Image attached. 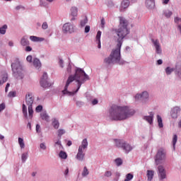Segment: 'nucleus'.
I'll return each mask as SVG.
<instances>
[{"instance_id":"obj_1","label":"nucleus","mask_w":181,"mask_h":181,"mask_svg":"<svg viewBox=\"0 0 181 181\" xmlns=\"http://www.w3.org/2000/svg\"><path fill=\"white\" fill-rule=\"evenodd\" d=\"M134 114H135V110L128 106L113 105L110 110V118L112 121H124L132 117Z\"/></svg>"},{"instance_id":"obj_2","label":"nucleus","mask_w":181,"mask_h":181,"mask_svg":"<svg viewBox=\"0 0 181 181\" xmlns=\"http://www.w3.org/2000/svg\"><path fill=\"white\" fill-rule=\"evenodd\" d=\"M87 80H90L88 75H87V74H86L83 69L77 68L75 71V75H71L69 76L64 87V90L62 91L63 94H66V93H67V88H69V86H70L71 83H73V81H75L78 84V88L75 91V93H77V91L80 90L81 85L84 84Z\"/></svg>"},{"instance_id":"obj_3","label":"nucleus","mask_w":181,"mask_h":181,"mask_svg":"<svg viewBox=\"0 0 181 181\" xmlns=\"http://www.w3.org/2000/svg\"><path fill=\"white\" fill-rule=\"evenodd\" d=\"M115 31L118 36V38L116 40V47L121 49V46H122V43H124V38L127 35H129V30H128V21L125 18L120 17L119 28L116 29Z\"/></svg>"},{"instance_id":"obj_4","label":"nucleus","mask_w":181,"mask_h":181,"mask_svg":"<svg viewBox=\"0 0 181 181\" xmlns=\"http://www.w3.org/2000/svg\"><path fill=\"white\" fill-rule=\"evenodd\" d=\"M103 63L106 66H110V64H124V61L121 60V48L116 47L113 49L109 57L104 59Z\"/></svg>"},{"instance_id":"obj_5","label":"nucleus","mask_w":181,"mask_h":181,"mask_svg":"<svg viewBox=\"0 0 181 181\" xmlns=\"http://www.w3.org/2000/svg\"><path fill=\"white\" fill-rule=\"evenodd\" d=\"M11 69L14 73V77H16L18 80H22L23 78V69H22V65L19 60H16L15 63L11 64Z\"/></svg>"},{"instance_id":"obj_6","label":"nucleus","mask_w":181,"mask_h":181,"mask_svg":"<svg viewBox=\"0 0 181 181\" xmlns=\"http://www.w3.org/2000/svg\"><path fill=\"white\" fill-rule=\"evenodd\" d=\"M166 160V149L164 148H160L157 151V153L155 156V162L156 165H160L164 163Z\"/></svg>"},{"instance_id":"obj_7","label":"nucleus","mask_w":181,"mask_h":181,"mask_svg":"<svg viewBox=\"0 0 181 181\" xmlns=\"http://www.w3.org/2000/svg\"><path fill=\"white\" fill-rule=\"evenodd\" d=\"M87 146H88V142L87 141V139H85L82 141L81 145L78 148V153L76 155V159L78 160H84V150L86 149Z\"/></svg>"},{"instance_id":"obj_8","label":"nucleus","mask_w":181,"mask_h":181,"mask_svg":"<svg viewBox=\"0 0 181 181\" xmlns=\"http://www.w3.org/2000/svg\"><path fill=\"white\" fill-rule=\"evenodd\" d=\"M115 145L117 148H121L125 152V153H129L132 151L133 148L129 144L122 140H115Z\"/></svg>"},{"instance_id":"obj_9","label":"nucleus","mask_w":181,"mask_h":181,"mask_svg":"<svg viewBox=\"0 0 181 181\" xmlns=\"http://www.w3.org/2000/svg\"><path fill=\"white\" fill-rule=\"evenodd\" d=\"M40 84L41 87H43L44 88L50 87V86H52V83H49V81H47V74L46 72L43 73L40 81Z\"/></svg>"},{"instance_id":"obj_10","label":"nucleus","mask_w":181,"mask_h":181,"mask_svg":"<svg viewBox=\"0 0 181 181\" xmlns=\"http://www.w3.org/2000/svg\"><path fill=\"white\" fill-rule=\"evenodd\" d=\"M62 32L64 33H73L74 32V27L70 23H66L63 25Z\"/></svg>"},{"instance_id":"obj_11","label":"nucleus","mask_w":181,"mask_h":181,"mask_svg":"<svg viewBox=\"0 0 181 181\" xmlns=\"http://www.w3.org/2000/svg\"><path fill=\"white\" fill-rule=\"evenodd\" d=\"M158 177L160 179L163 180L166 179V170H165V168L163 165H159L158 167Z\"/></svg>"},{"instance_id":"obj_12","label":"nucleus","mask_w":181,"mask_h":181,"mask_svg":"<svg viewBox=\"0 0 181 181\" xmlns=\"http://www.w3.org/2000/svg\"><path fill=\"white\" fill-rule=\"evenodd\" d=\"M179 112H180V107L177 106L173 107L170 112V115L172 118L176 119V118H177V114Z\"/></svg>"},{"instance_id":"obj_13","label":"nucleus","mask_w":181,"mask_h":181,"mask_svg":"<svg viewBox=\"0 0 181 181\" xmlns=\"http://www.w3.org/2000/svg\"><path fill=\"white\" fill-rule=\"evenodd\" d=\"M25 103L28 107H32L33 105V98L32 93H28L25 95Z\"/></svg>"},{"instance_id":"obj_14","label":"nucleus","mask_w":181,"mask_h":181,"mask_svg":"<svg viewBox=\"0 0 181 181\" xmlns=\"http://www.w3.org/2000/svg\"><path fill=\"white\" fill-rule=\"evenodd\" d=\"M152 42L153 43V45L156 47V53H158V54L162 53V49H160V44H159V40H151Z\"/></svg>"},{"instance_id":"obj_15","label":"nucleus","mask_w":181,"mask_h":181,"mask_svg":"<svg viewBox=\"0 0 181 181\" xmlns=\"http://www.w3.org/2000/svg\"><path fill=\"white\" fill-rule=\"evenodd\" d=\"M146 6L148 9H153L155 8V0H146Z\"/></svg>"},{"instance_id":"obj_16","label":"nucleus","mask_w":181,"mask_h":181,"mask_svg":"<svg viewBox=\"0 0 181 181\" xmlns=\"http://www.w3.org/2000/svg\"><path fill=\"white\" fill-rule=\"evenodd\" d=\"M129 6V0H123L121 4L120 11L122 12L124 9H127Z\"/></svg>"},{"instance_id":"obj_17","label":"nucleus","mask_w":181,"mask_h":181,"mask_svg":"<svg viewBox=\"0 0 181 181\" xmlns=\"http://www.w3.org/2000/svg\"><path fill=\"white\" fill-rule=\"evenodd\" d=\"M33 64L34 67H35V69H39L42 67V64L40 63V60H39V59H37V58L33 59Z\"/></svg>"},{"instance_id":"obj_18","label":"nucleus","mask_w":181,"mask_h":181,"mask_svg":"<svg viewBox=\"0 0 181 181\" xmlns=\"http://www.w3.org/2000/svg\"><path fill=\"white\" fill-rule=\"evenodd\" d=\"M144 119L148 122V124H152L153 122V113L150 112L149 116H145Z\"/></svg>"},{"instance_id":"obj_19","label":"nucleus","mask_w":181,"mask_h":181,"mask_svg":"<svg viewBox=\"0 0 181 181\" xmlns=\"http://www.w3.org/2000/svg\"><path fill=\"white\" fill-rule=\"evenodd\" d=\"M101 31H98L96 35V42H98V49H101Z\"/></svg>"},{"instance_id":"obj_20","label":"nucleus","mask_w":181,"mask_h":181,"mask_svg":"<svg viewBox=\"0 0 181 181\" xmlns=\"http://www.w3.org/2000/svg\"><path fill=\"white\" fill-rule=\"evenodd\" d=\"M29 40H28V37L24 36L21 40V46H29Z\"/></svg>"},{"instance_id":"obj_21","label":"nucleus","mask_w":181,"mask_h":181,"mask_svg":"<svg viewBox=\"0 0 181 181\" xmlns=\"http://www.w3.org/2000/svg\"><path fill=\"white\" fill-rule=\"evenodd\" d=\"M30 40H32V42H42L43 40V38L42 37H38L36 36H30Z\"/></svg>"},{"instance_id":"obj_22","label":"nucleus","mask_w":181,"mask_h":181,"mask_svg":"<svg viewBox=\"0 0 181 181\" xmlns=\"http://www.w3.org/2000/svg\"><path fill=\"white\" fill-rule=\"evenodd\" d=\"M78 12V10L77 9V7H71V15L72 16H77V13Z\"/></svg>"},{"instance_id":"obj_23","label":"nucleus","mask_w":181,"mask_h":181,"mask_svg":"<svg viewBox=\"0 0 181 181\" xmlns=\"http://www.w3.org/2000/svg\"><path fill=\"white\" fill-rule=\"evenodd\" d=\"M157 119L159 128H163L162 117L159 115H157Z\"/></svg>"},{"instance_id":"obj_24","label":"nucleus","mask_w":181,"mask_h":181,"mask_svg":"<svg viewBox=\"0 0 181 181\" xmlns=\"http://www.w3.org/2000/svg\"><path fill=\"white\" fill-rule=\"evenodd\" d=\"M52 125H53L54 129H59V127L60 125V124L59 123V120L54 119V120L52 122Z\"/></svg>"},{"instance_id":"obj_25","label":"nucleus","mask_w":181,"mask_h":181,"mask_svg":"<svg viewBox=\"0 0 181 181\" xmlns=\"http://www.w3.org/2000/svg\"><path fill=\"white\" fill-rule=\"evenodd\" d=\"M8 81V74H5L3 75L2 80L0 81V86H2L4 83Z\"/></svg>"},{"instance_id":"obj_26","label":"nucleus","mask_w":181,"mask_h":181,"mask_svg":"<svg viewBox=\"0 0 181 181\" xmlns=\"http://www.w3.org/2000/svg\"><path fill=\"white\" fill-rule=\"evenodd\" d=\"M8 29V25H4L0 28V34L5 35L6 33V30Z\"/></svg>"},{"instance_id":"obj_27","label":"nucleus","mask_w":181,"mask_h":181,"mask_svg":"<svg viewBox=\"0 0 181 181\" xmlns=\"http://www.w3.org/2000/svg\"><path fill=\"white\" fill-rule=\"evenodd\" d=\"M147 177H148V180H152V179H153V170L147 171Z\"/></svg>"},{"instance_id":"obj_28","label":"nucleus","mask_w":181,"mask_h":181,"mask_svg":"<svg viewBox=\"0 0 181 181\" xmlns=\"http://www.w3.org/2000/svg\"><path fill=\"white\" fill-rule=\"evenodd\" d=\"M40 117L42 119H44V121H49V115L46 112H42L40 114Z\"/></svg>"},{"instance_id":"obj_29","label":"nucleus","mask_w":181,"mask_h":181,"mask_svg":"<svg viewBox=\"0 0 181 181\" xmlns=\"http://www.w3.org/2000/svg\"><path fill=\"white\" fill-rule=\"evenodd\" d=\"M59 156L62 159H67V153L63 151H61L59 152Z\"/></svg>"},{"instance_id":"obj_30","label":"nucleus","mask_w":181,"mask_h":181,"mask_svg":"<svg viewBox=\"0 0 181 181\" xmlns=\"http://www.w3.org/2000/svg\"><path fill=\"white\" fill-rule=\"evenodd\" d=\"M88 22V20L87 19V17H85L83 20L81 21V28H84L86 25H87Z\"/></svg>"},{"instance_id":"obj_31","label":"nucleus","mask_w":181,"mask_h":181,"mask_svg":"<svg viewBox=\"0 0 181 181\" xmlns=\"http://www.w3.org/2000/svg\"><path fill=\"white\" fill-rule=\"evenodd\" d=\"M18 144H19L21 149H23V148H25V142L23 141V139L19 137L18 138Z\"/></svg>"},{"instance_id":"obj_32","label":"nucleus","mask_w":181,"mask_h":181,"mask_svg":"<svg viewBox=\"0 0 181 181\" xmlns=\"http://www.w3.org/2000/svg\"><path fill=\"white\" fill-rule=\"evenodd\" d=\"M173 71H175V69L173 68H170L168 66L165 69V73L168 76H169V74H171Z\"/></svg>"},{"instance_id":"obj_33","label":"nucleus","mask_w":181,"mask_h":181,"mask_svg":"<svg viewBox=\"0 0 181 181\" xmlns=\"http://www.w3.org/2000/svg\"><path fill=\"white\" fill-rule=\"evenodd\" d=\"M163 15L165 16V18H170V16H172V11L165 10L163 13Z\"/></svg>"},{"instance_id":"obj_34","label":"nucleus","mask_w":181,"mask_h":181,"mask_svg":"<svg viewBox=\"0 0 181 181\" xmlns=\"http://www.w3.org/2000/svg\"><path fill=\"white\" fill-rule=\"evenodd\" d=\"M177 142V135L175 134L173 138V146L175 149V146H176V143Z\"/></svg>"},{"instance_id":"obj_35","label":"nucleus","mask_w":181,"mask_h":181,"mask_svg":"<svg viewBox=\"0 0 181 181\" xmlns=\"http://www.w3.org/2000/svg\"><path fill=\"white\" fill-rule=\"evenodd\" d=\"M23 114L25 117L28 116V107H26V105L23 104Z\"/></svg>"},{"instance_id":"obj_36","label":"nucleus","mask_w":181,"mask_h":181,"mask_svg":"<svg viewBox=\"0 0 181 181\" xmlns=\"http://www.w3.org/2000/svg\"><path fill=\"white\" fill-rule=\"evenodd\" d=\"M64 134H66V131H65L64 129H59L58 130V136H59V138H62V135H64Z\"/></svg>"},{"instance_id":"obj_37","label":"nucleus","mask_w":181,"mask_h":181,"mask_svg":"<svg viewBox=\"0 0 181 181\" xmlns=\"http://www.w3.org/2000/svg\"><path fill=\"white\" fill-rule=\"evenodd\" d=\"M115 162L117 166H121V165H122V159H121V158H116L115 160Z\"/></svg>"},{"instance_id":"obj_38","label":"nucleus","mask_w":181,"mask_h":181,"mask_svg":"<svg viewBox=\"0 0 181 181\" xmlns=\"http://www.w3.org/2000/svg\"><path fill=\"white\" fill-rule=\"evenodd\" d=\"M149 98V94L148 93V92L144 91L143 92V93L141 94V98H143V100H146V98Z\"/></svg>"},{"instance_id":"obj_39","label":"nucleus","mask_w":181,"mask_h":181,"mask_svg":"<svg viewBox=\"0 0 181 181\" xmlns=\"http://www.w3.org/2000/svg\"><path fill=\"white\" fill-rule=\"evenodd\" d=\"M88 169H87V167L83 168V170L82 172V176H87L88 175Z\"/></svg>"},{"instance_id":"obj_40","label":"nucleus","mask_w":181,"mask_h":181,"mask_svg":"<svg viewBox=\"0 0 181 181\" xmlns=\"http://www.w3.org/2000/svg\"><path fill=\"white\" fill-rule=\"evenodd\" d=\"M21 159L23 162H26V160L28 159V153H24L22 154Z\"/></svg>"},{"instance_id":"obj_41","label":"nucleus","mask_w":181,"mask_h":181,"mask_svg":"<svg viewBox=\"0 0 181 181\" xmlns=\"http://www.w3.org/2000/svg\"><path fill=\"white\" fill-rule=\"evenodd\" d=\"M8 97L12 98V97H16V91H10L8 93Z\"/></svg>"},{"instance_id":"obj_42","label":"nucleus","mask_w":181,"mask_h":181,"mask_svg":"<svg viewBox=\"0 0 181 181\" xmlns=\"http://www.w3.org/2000/svg\"><path fill=\"white\" fill-rule=\"evenodd\" d=\"M112 176V173L111 171H106L104 174L105 177H111Z\"/></svg>"},{"instance_id":"obj_43","label":"nucleus","mask_w":181,"mask_h":181,"mask_svg":"<svg viewBox=\"0 0 181 181\" xmlns=\"http://www.w3.org/2000/svg\"><path fill=\"white\" fill-rule=\"evenodd\" d=\"M28 114H29L30 117H32L33 115V106H28Z\"/></svg>"},{"instance_id":"obj_44","label":"nucleus","mask_w":181,"mask_h":181,"mask_svg":"<svg viewBox=\"0 0 181 181\" xmlns=\"http://www.w3.org/2000/svg\"><path fill=\"white\" fill-rule=\"evenodd\" d=\"M132 179H134V175L131 173H128L127 175H126V180H132Z\"/></svg>"},{"instance_id":"obj_45","label":"nucleus","mask_w":181,"mask_h":181,"mask_svg":"<svg viewBox=\"0 0 181 181\" xmlns=\"http://www.w3.org/2000/svg\"><path fill=\"white\" fill-rule=\"evenodd\" d=\"M56 145H58L59 149L63 148V146H62V142L60 141V140H58L57 142H55V146Z\"/></svg>"},{"instance_id":"obj_46","label":"nucleus","mask_w":181,"mask_h":181,"mask_svg":"<svg viewBox=\"0 0 181 181\" xmlns=\"http://www.w3.org/2000/svg\"><path fill=\"white\" fill-rule=\"evenodd\" d=\"M42 110H43V106L42 105H38L36 109H35V111L37 112H40V111H42Z\"/></svg>"},{"instance_id":"obj_47","label":"nucleus","mask_w":181,"mask_h":181,"mask_svg":"<svg viewBox=\"0 0 181 181\" xmlns=\"http://www.w3.org/2000/svg\"><path fill=\"white\" fill-rule=\"evenodd\" d=\"M174 22H175V23H179L180 22H181V18H179V17H175V18H174Z\"/></svg>"},{"instance_id":"obj_48","label":"nucleus","mask_w":181,"mask_h":181,"mask_svg":"<svg viewBox=\"0 0 181 181\" xmlns=\"http://www.w3.org/2000/svg\"><path fill=\"white\" fill-rule=\"evenodd\" d=\"M16 11H19V9H22L23 11H25V7L23 6H17L16 7Z\"/></svg>"},{"instance_id":"obj_49","label":"nucleus","mask_w":181,"mask_h":181,"mask_svg":"<svg viewBox=\"0 0 181 181\" xmlns=\"http://www.w3.org/2000/svg\"><path fill=\"white\" fill-rule=\"evenodd\" d=\"M32 55H28L26 58L27 62H29V63H32Z\"/></svg>"},{"instance_id":"obj_50","label":"nucleus","mask_w":181,"mask_h":181,"mask_svg":"<svg viewBox=\"0 0 181 181\" xmlns=\"http://www.w3.org/2000/svg\"><path fill=\"white\" fill-rule=\"evenodd\" d=\"M42 28V29H47V28H49V25H47V23H43Z\"/></svg>"},{"instance_id":"obj_51","label":"nucleus","mask_w":181,"mask_h":181,"mask_svg":"<svg viewBox=\"0 0 181 181\" xmlns=\"http://www.w3.org/2000/svg\"><path fill=\"white\" fill-rule=\"evenodd\" d=\"M90 32V25H86L85 27V33H88Z\"/></svg>"},{"instance_id":"obj_52","label":"nucleus","mask_w":181,"mask_h":181,"mask_svg":"<svg viewBox=\"0 0 181 181\" xmlns=\"http://www.w3.org/2000/svg\"><path fill=\"white\" fill-rule=\"evenodd\" d=\"M66 71L68 73H71V65L69 64L67 68H66Z\"/></svg>"},{"instance_id":"obj_53","label":"nucleus","mask_w":181,"mask_h":181,"mask_svg":"<svg viewBox=\"0 0 181 181\" xmlns=\"http://www.w3.org/2000/svg\"><path fill=\"white\" fill-rule=\"evenodd\" d=\"M3 110H5V104L4 103H1L0 105V112H1V111H3Z\"/></svg>"},{"instance_id":"obj_54","label":"nucleus","mask_w":181,"mask_h":181,"mask_svg":"<svg viewBox=\"0 0 181 181\" xmlns=\"http://www.w3.org/2000/svg\"><path fill=\"white\" fill-rule=\"evenodd\" d=\"M40 148H41V149H46V145H45V144H43V143H41L40 144Z\"/></svg>"},{"instance_id":"obj_55","label":"nucleus","mask_w":181,"mask_h":181,"mask_svg":"<svg viewBox=\"0 0 181 181\" xmlns=\"http://www.w3.org/2000/svg\"><path fill=\"white\" fill-rule=\"evenodd\" d=\"M25 52H32V47L27 45V47H25Z\"/></svg>"},{"instance_id":"obj_56","label":"nucleus","mask_w":181,"mask_h":181,"mask_svg":"<svg viewBox=\"0 0 181 181\" xmlns=\"http://www.w3.org/2000/svg\"><path fill=\"white\" fill-rule=\"evenodd\" d=\"M139 98H142V95H141V94H136V95H135V99H136V100H139Z\"/></svg>"},{"instance_id":"obj_57","label":"nucleus","mask_w":181,"mask_h":181,"mask_svg":"<svg viewBox=\"0 0 181 181\" xmlns=\"http://www.w3.org/2000/svg\"><path fill=\"white\" fill-rule=\"evenodd\" d=\"M92 104H93V105H96V104H98V100L97 99H94L92 101Z\"/></svg>"},{"instance_id":"obj_58","label":"nucleus","mask_w":181,"mask_h":181,"mask_svg":"<svg viewBox=\"0 0 181 181\" xmlns=\"http://www.w3.org/2000/svg\"><path fill=\"white\" fill-rule=\"evenodd\" d=\"M36 131L37 132H40V125L39 124L36 125Z\"/></svg>"},{"instance_id":"obj_59","label":"nucleus","mask_w":181,"mask_h":181,"mask_svg":"<svg viewBox=\"0 0 181 181\" xmlns=\"http://www.w3.org/2000/svg\"><path fill=\"white\" fill-rule=\"evenodd\" d=\"M101 25L102 28H104V25H105V20H104V18H102L101 20Z\"/></svg>"},{"instance_id":"obj_60","label":"nucleus","mask_w":181,"mask_h":181,"mask_svg":"<svg viewBox=\"0 0 181 181\" xmlns=\"http://www.w3.org/2000/svg\"><path fill=\"white\" fill-rule=\"evenodd\" d=\"M11 84L9 83H7L6 86V88H5V91L6 93H8V88H9Z\"/></svg>"},{"instance_id":"obj_61","label":"nucleus","mask_w":181,"mask_h":181,"mask_svg":"<svg viewBox=\"0 0 181 181\" xmlns=\"http://www.w3.org/2000/svg\"><path fill=\"white\" fill-rule=\"evenodd\" d=\"M163 4H164V5H168V4H169V0H163Z\"/></svg>"},{"instance_id":"obj_62","label":"nucleus","mask_w":181,"mask_h":181,"mask_svg":"<svg viewBox=\"0 0 181 181\" xmlns=\"http://www.w3.org/2000/svg\"><path fill=\"white\" fill-rule=\"evenodd\" d=\"M162 63H163V62L162 61V59H158V60L157 61V64H158V65L162 64Z\"/></svg>"},{"instance_id":"obj_63","label":"nucleus","mask_w":181,"mask_h":181,"mask_svg":"<svg viewBox=\"0 0 181 181\" xmlns=\"http://www.w3.org/2000/svg\"><path fill=\"white\" fill-rule=\"evenodd\" d=\"M59 63L60 66L63 68V60L62 59H59Z\"/></svg>"},{"instance_id":"obj_64","label":"nucleus","mask_w":181,"mask_h":181,"mask_svg":"<svg viewBox=\"0 0 181 181\" xmlns=\"http://www.w3.org/2000/svg\"><path fill=\"white\" fill-rule=\"evenodd\" d=\"M177 28H178V29H179V30H180V32L181 33V25H178Z\"/></svg>"}]
</instances>
